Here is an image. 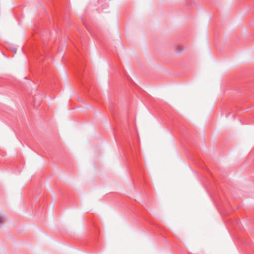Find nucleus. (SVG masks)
I'll use <instances>...</instances> for the list:
<instances>
[{"mask_svg": "<svg viewBox=\"0 0 254 254\" xmlns=\"http://www.w3.org/2000/svg\"><path fill=\"white\" fill-rule=\"evenodd\" d=\"M4 216H0V227L4 223Z\"/></svg>", "mask_w": 254, "mask_h": 254, "instance_id": "nucleus-1", "label": "nucleus"}]
</instances>
